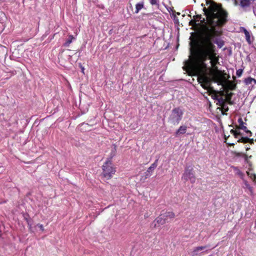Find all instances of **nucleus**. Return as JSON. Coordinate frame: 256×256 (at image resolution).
<instances>
[{
	"label": "nucleus",
	"instance_id": "nucleus-1",
	"mask_svg": "<svg viewBox=\"0 0 256 256\" xmlns=\"http://www.w3.org/2000/svg\"><path fill=\"white\" fill-rule=\"evenodd\" d=\"M210 9L209 24L203 26L200 30L197 41V52L194 55V62L196 66L206 67L204 62L214 56L216 46L222 48L224 41L216 37L220 34V32L216 26H223L227 21L228 14L222 8L216 4H210Z\"/></svg>",
	"mask_w": 256,
	"mask_h": 256
},
{
	"label": "nucleus",
	"instance_id": "nucleus-2",
	"mask_svg": "<svg viewBox=\"0 0 256 256\" xmlns=\"http://www.w3.org/2000/svg\"><path fill=\"white\" fill-rule=\"evenodd\" d=\"M194 55L193 56L192 60L193 66L196 68L198 69L201 71L200 74L198 76V82L199 84H200V86L202 88L207 90L208 92H210L211 90H212V88L210 86L211 84L212 81V78L208 76L206 73L202 72V70L205 69L206 68V67L202 66H196L194 64Z\"/></svg>",
	"mask_w": 256,
	"mask_h": 256
},
{
	"label": "nucleus",
	"instance_id": "nucleus-3",
	"mask_svg": "<svg viewBox=\"0 0 256 256\" xmlns=\"http://www.w3.org/2000/svg\"><path fill=\"white\" fill-rule=\"evenodd\" d=\"M184 112L180 106L173 108L168 118V122L170 124L177 126L182 120Z\"/></svg>",
	"mask_w": 256,
	"mask_h": 256
},
{
	"label": "nucleus",
	"instance_id": "nucleus-4",
	"mask_svg": "<svg viewBox=\"0 0 256 256\" xmlns=\"http://www.w3.org/2000/svg\"><path fill=\"white\" fill-rule=\"evenodd\" d=\"M112 165V161L109 159L102 166V176L106 180L111 178L112 175L116 172Z\"/></svg>",
	"mask_w": 256,
	"mask_h": 256
},
{
	"label": "nucleus",
	"instance_id": "nucleus-5",
	"mask_svg": "<svg viewBox=\"0 0 256 256\" xmlns=\"http://www.w3.org/2000/svg\"><path fill=\"white\" fill-rule=\"evenodd\" d=\"M238 122L239 124V126L236 128V130H231L230 132L233 134L235 138H238L239 136H242V133L239 131V129L242 130H244V132L247 134L249 136H252V132L250 130H248L246 126H244V122L242 118H239L238 119Z\"/></svg>",
	"mask_w": 256,
	"mask_h": 256
},
{
	"label": "nucleus",
	"instance_id": "nucleus-6",
	"mask_svg": "<svg viewBox=\"0 0 256 256\" xmlns=\"http://www.w3.org/2000/svg\"><path fill=\"white\" fill-rule=\"evenodd\" d=\"M182 178L185 180H190L192 183L195 182L196 178L192 168L188 167L186 168L183 174Z\"/></svg>",
	"mask_w": 256,
	"mask_h": 256
},
{
	"label": "nucleus",
	"instance_id": "nucleus-7",
	"mask_svg": "<svg viewBox=\"0 0 256 256\" xmlns=\"http://www.w3.org/2000/svg\"><path fill=\"white\" fill-rule=\"evenodd\" d=\"M158 159H156L154 162L148 168L147 170L144 174L141 180H145L148 178H150L152 174L154 169L158 166Z\"/></svg>",
	"mask_w": 256,
	"mask_h": 256
},
{
	"label": "nucleus",
	"instance_id": "nucleus-8",
	"mask_svg": "<svg viewBox=\"0 0 256 256\" xmlns=\"http://www.w3.org/2000/svg\"><path fill=\"white\" fill-rule=\"evenodd\" d=\"M254 0H235L236 4L240 6L242 10L246 12L248 10L252 2Z\"/></svg>",
	"mask_w": 256,
	"mask_h": 256
},
{
	"label": "nucleus",
	"instance_id": "nucleus-9",
	"mask_svg": "<svg viewBox=\"0 0 256 256\" xmlns=\"http://www.w3.org/2000/svg\"><path fill=\"white\" fill-rule=\"evenodd\" d=\"M167 222V218H164L162 214H161L153 222L154 228H156L157 224L162 225Z\"/></svg>",
	"mask_w": 256,
	"mask_h": 256
},
{
	"label": "nucleus",
	"instance_id": "nucleus-10",
	"mask_svg": "<svg viewBox=\"0 0 256 256\" xmlns=\"http://www.w3.org/2000/svg\"><path fill=\"white\" fill-rule=\"evenodd\" d=\"M162 214L164 218H167V222H168V218H172L175 216L174 214L172 212H166Z\"/></svg>",
	"mask_w": 256,
	"mask_h": 256
},
{
	"label": "nucleus",
	"instance_id": "nucleus-11",
	"mask_svg": "<svg viewBox=\"0 0 256 256\" xmlns=\"http://www.w3.org/2000/svg\"><path fill=\"white\" fill-rule=\"evenodd\" d=\"M207 247H208L207 246H198V247L195 248L192 252L193 256L198 255V252L200 251L204 250Z\"/></svg>",
	"mask_w": 256,
	"mask_h": 256
},
{
	"label": "nucleus",
	"instance_id": "nucleus-12",
	"mask_svg": "<svg viewBox=\"0 0 256 256\" xmlns=\"http://www.w3.org/2000/svg\"><path fill=\"white\" fill-rule=\"evenodd\" d=\"M187 130V126H181L176 132V134H184L186 132Z\"/></svg>",
	"mask_w": 256,
	"mask_h": 256
},
{
	"label": "nucleus",
	"instance_id": "nucleus-13",
	"mask_svg": "<svg viewBox=\"0 0 256 256\" xmlns=\"http://www.w3.org/2000/svg\"><path fill=\"white\" fill-rule=\"evenodd\" d=\"M244 82L246 85L255 84H256V80L251 77H248L244 80Z\"/></svg>",
	"mask_w": 256,
	"mask_h": 256
},
{
	"label": "nucleus",
	"instance_id": "nucleus-14",
	"mask_svg": "<svg viewBox=\"0 0 256 256\" xmlns=\"http://www.w3.org/2000/svg\"><path fill=\"white\" fill-rule=\"evenodd\" d=\"M232 168L236 174L238 176L242 179L244 178V174L238 168L233 166H232Z\"/></svg>",
	"mask_w": 256,
	"mask_h": 256
},
{
	"label": "nucleus",
	"instance_id": "nucleus-15",
	"mask_svg": "<svg viewBox=\"0 0 256 256\" xmlns=\"http://www.w3.org/2000/svg\"><path fill=\"white\" fill-rule=\"evenodd\" d=\"M144 6V2H140L138 3L136 5V10L134 12L135 14H138Z\"/></svg>",
	"mask_w": 256,
	"mask_h": 256
},
{
	"label": "nucleus",
	"instance_id": "nucleus-16",
	"mask_svg": "<svg viewBox=\"0 0 256 256\" xmlns=\"http://www.w3.org/2000/svg\"><path fill=\"white\" fill-rule=\"evenodd\" d=\"M214 99L217 100L216 104L220 106L226 102V100L222 97L217 96L216 98H214Z\"/></svg>",
	"mask_w": 256,
	"mask_h": 256
},
{
	"label": "nucleus",
	"instance_id": "nucleus-17",
	"mask_svg": "<svg viewBox=\"0 0 256 256\" xmlns=\"http://www.w3.org/2000/svg\"><path fill=\"white\" fill-rule=\"evenodd\" d=\"M226 88L228 90H233L236 89V84L232 82L228 81L226 85Z\"/></svg>",
	"mask_w": 256,
	"mask_h": 256
},
{
	"label": "nucleus",
	"instance_id": "nucleus-18",
	"mask_svg": "<svg viewBox=\"0 0 256 256\" xmlns=\"http://www.w3.org/2000/svg\"><path fill=\"white\" fill-rule=\"evenodd\" d=\"M74 38V36L72 35H70L68 36V40L64 44V46H68L70 44L72 43V40Z\"/></svg>",
	"mask_w": 256,
	"mask_h": 256
},
{
	"label": "nucleus",
	"instance_id": "nucleus-19",
	"mask_svg": "<svg viewBox=\"0 0 256 256\" xmlns=\"http://www.w3.org/2000/svg\"><path fill=\"white\" fill-rule=\"evenodd\" d=\"M244 32L245 34L246 40L248 44H251L250 36V32L246 29H244Z\"/></svg>",
	"mask_w": 256,
	"mask_h": 256
},
{
	"label": "nucleus",
	"instance_id": "nucleus-20",
	"mask_svg": "<svg viewBox=\"0 0 256 256\" xmlns=\"http://www.w3.org/2000/svg\"><path fill=\"white\" fill-rule=\"evenodd\" d=\"M150 2L152 5L156 6L158 8L159 7L160 4L158 0H150Z\"/></svg>",
	"mask_w": 256,
	"mask_h": 256
},
{
	"label": "nucleus",
	"instance_id": "nucleus-21",
	"mask_svg": "<svg viewBox=\"0 0 256 256\" xmlns=\"http://www.w3.org/2000/svg\"><path fill=\"white\" fill-rule=\"evenodd\" d=\"M238 142L246 143L248 142V137L242 136L240 138H238Z\"/></svg>",
	"mask_w": 256,
	"mask_h": 256
},
{
	"label": "nucleus",
	"instance_id": "nucleus-22",
	"mask_svg": "<svg viewBox=\"0 0 256 256\" xmlns=\"http://www.w3.org/2000/svg\"><path fill=\"white\" fill-rule=\"evenodd\" d=\"M220 106L222 107V110H224V112H228V107L226 102Z\"/></svg>",
	"mask_w": 256,
	"mask_h": 256
},
{
	"label": "nucleus",
	"instance_id": "nucleus-23",
	"mask_svg": "<svg viewBox=\"0 0 256 256\" xmlns=\"http://www.w3.org/2000/svg\"><path fill=\"white\" fill-rule=\"evenodd\" d=\"M243 70L242 69H238L236 70V74L238 77H240L242 74Z\"/></svg>",
	"mask_w": 256,
	"mask_h": 256
},
{
	"label": "nucleus",
	"instance_id": "nucleus-24",
	"mask_svg": "<svg viewBox=\"0 0 256 256\" xmlns=\"http://www.w3.org/2000/svg\"><path fill=\"white\" fill-rule=\"evenodd\" d=\"M253 12L255 16H256V2L254 3L253 6Z\"/></svg>",
	"mask_w": 256,
	"mask_h": 256
},
{
	"label": "nucleus",
	"instance_id": "nucleus-25",
	"mask_svg": "<svg viewBox=\"0 0 256 256\" xmlns=\"http://www.w3.org/2000/svg\"><path fill=\"white\" fill-rule=\"evenodd\" d=\"M232 95H233V93H232V92H230V94H228V96H227L228 100H231Z\"/></svg>",
	"mask_w": 256,
	"mask_h": 256
},
{
	"label": "nucleus",
	"instance_id": "nucleus-26",
	"mask_svg": "<svg viewBox=\"0 0 256 256\" xmlns=\"http://www.w3.org/2000/svg\"><path fill=\"white\" fill-rule=\"evenodd\" d=\"M244 184H245V186L246 188H248V189L250 190H251L252 189V188L250 187V184L248 183L247 182H244Z\"/></svg>",
	"mask_w": 256,
	"mask_h": 256
},
{
	"label": "nucleus",
	"instance_id": "nucleus-27",
	"mask_svg": "<svg viewBox=\"0 0 256 256\" xmlns=\"http://www.w3.org/2000/svg\"><path fill=\"white\" fill-rule=\"evenodd\" d=\"M248 142H250L252 144L254 143V139L248 138Z\"/></svg>",
	"mask_w": 256,
	"mask_h": 256
},
{
	"label": "nucleus",
	"instance_id": "nucleus-28",
	"mask_svg": "<svg viewBox=\"0 0 256 256\" xmlns=\"http://www.w3.org/2000/svg\"><path fill=\"white\" fill-rule=\"evenodd\" d=\"M37 226L40 228V229L42 231L44 230V226H43L42 224H38Z\"/></svg>",
	"mask_w": 256,
	"mask_h": 256
},
{
	"label": "nucleus",
	"instance_id": "nucleus-29",
	"mask_svg": "<svg viewBox=\"0 0 256 256\" xmlns=\"http://www.w3.org/2000/svg\"><path fill=\"white\" fill-rule=\"evenodd\" d=\"M228 100V102L230 104H233V102L232 101H231V100Z\"/></svg>",
	"mask_w": 256,
	"mask_h": 256
},
{
	"label": "nucleus",
	"instance_id": "nucleus-30",
	"mask_svg": "<svg viewBox=\"0 0 256 256\" xmlns=\"http://www.w3.org/2000/svg\"><path fill=\"white\" fill-rule=\"evenodd\" d=\"M193 23H194V22H193V21L191 20V21L189 22V24H190V25L192 26V25L193 24Z\"/></svg>",
	"mask_w": 256,
	"mask_h": 256
},
{
	"label": "nucleus",
	"instance_id": "nucleus-31",
	"mask_svg": "<svg viewBox=\"0 0 256 256\" xmlns=\"http://www.w3.org/2000/svg\"><path fill=\"white\" fill-rule=\"evenodd\" d=\"M217 96H219L218 95H217V94H215L212 97H213V98H216Z\"/></svg>",
	"mask_w": 256,
	"mask_h": 256
},
{
	"label": "nucleus",
	"instance_id": "nucleus-32",
	"mask_svg": "<svg viewBox=\"0 0 256 256\" xmlns=\"http://www.w3.org/2000/svg\"><path fill=\"white\" fill-rule=\"evenodd\" d=\"M228 137H229V136H228L226 138V136H225V140H226L225 142H226L227 138H228Z\"/></svg>",
	"mask_w": 256,
	"mask_h": 256
},
{
	"label": "nucleus",
	"instance_id": "nucleus-33",
	"mask_svg": "<svg viewBox=\"0 0 256 256\" xmlns=\"http://www.w3.org/2000/svg\"><path fill=\"white\" fill-rule=\"evenodd\" d=\"M82 72H84V68H82Z\"/></svg>",
	"mask_w": 256,
	"mask_h": 256
},
{
	"label": "nucleus",
	"instance_id": "nucleus-34",
	"mask_svg": "<svg viewBox=\"0 0 256 256\" xmlns=\"http://www.w3.org/2000/svg\"><path fill=\"white\" fill-rule=\"evenodd\" d=\"M228 144H229V145H230V146L234 144H230V143H228Z\"/></svg>",
	"mask_w": 256,
	"mask_h": 256
},
{
	"label": "nucleus",
	"instance_id": "nucleus-35",
	"mask_svg": "<svg viewBox=\"0 0 256 256\" xmlns=\"http://www.w3.org/2000/svg\"><path fill=\"white\" fill-rule=\"evenodd\" d=\"M190 52L192 53V48H190Z\"/></svg>",
	"mask_w": 256,
	"mask_h": 256
},
{
	"label": "nucleus",
	"instance_id": "nucleus-36",
	"mask_svg": "<svg viewBox=\"0 0 256 256\" xmlns=\"http://www.w3.org/2000/svg\"><path fill=\"white\" fill-rule=\"evenodd\" d=\"M254 178H256V176L255 174L254 175Z\"/></svg>",
	"mask_w": 256,
	"mask_h": 256
},
{
	"label": "nucleus",
	"instance_id": "nucleus-37",
	"mask_svg": "<svg viewBox=\"0 0 256 256\" xmlns=\"http://www.w3.org/2000/svg\"><path fill=\"white\" fill-rule=\"evenodd\" d=\"M250 150V148H246V150Z\"/></svg>",
	"mask_w": 256,
	"mask_h": 256
},
{
	"label": "nucleus",
	"instance_id": "nucleus-38",
	"mask_svg": "<svg viewBox=\"0 0 256 256\" xmlns=\"http://www.w3.org/2000/svg\"><path fill=\"white\" fill-rule=\"evenodd\" d=\"M222 114H225L222 111Z\"/></svg>",
	"mask_w": 256,
	"mask_h": 256
},
{
	"label": "nucleus",
	"instance_id": "nucleus-39",
	"mask_svg": "<svg viewBox=\"0 0 256 256\" xmlns=\"http://www.w3.org/2000/svg\"><path fill=\"white\" fill-rule=\"evenodd\" d=\"M87 125V124H82V126Z\"/></svg>",
	"mask_w": 256,
	"mask_h": 256
},
{
	"label": "nucleus",
	"instance_id": "nucleus-40",
	"mask_svg": "<svg viewBox=\"0 0 256 256\" xmlns=\"http://www.w3.org/2000/svg\"><path fill=\"white\" fill-rule=\"evenodd\" d=\"M1 232H2V231H1V230H0V235L1 234Z\"/></svg>",
	"mask_w": 256,
	"mask_h": 256
}]
</instances>
